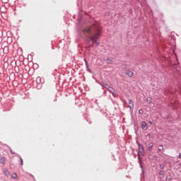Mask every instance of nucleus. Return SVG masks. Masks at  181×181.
I'll return each mask as SVG.
<instances>
[{
	"label": "nucleus",
	"instance_id": "25",
	"mask_svg": "<svg viewBox=\"0 0 181 181\" xmlns=\"http://www.w3.org/2000/svg\"><path fill=\"white\" fill-rule=\"evenodd\" d=\"M9 49V47H4V52H5V50H8Z\"/></svg>",
	"mask_w": 181,
	"mask_h": 181
},
{
	"label": "nucleus",
	"instance_id": "9",
	"mask_svg": "<svg viewBox=\"0 0 181 181\" xmlns=\"http://www.w3.org/2000/svg\"><path fill=\"white\" fill-rule=\"evenodd\" d=\"M146 102L148 103V104H151V103H152V98L151 97H148L146 98Z\"/></svg>",
	"mask_w": 181,
	"mask_h": 181
},
{
	"label": "nucleus",
	"instance_id": "12",
	"mask_svg": "<svg viewBox=\"0 0 181 181\" xmlns=\"http://www.w3.org/2000/svg\"><path fill=\"white\" fill-rule=\"evenodd\" d=\"M36 83H37V84H40V83H41L40 77H37Z\"/></svg>",
	"mask_w": 181,
	"mask_h": 181
},
{
	"label": "nucleus",
	"instance_id": "11",
	"mask_svg": "<svg viewBox=\"0 0 181 181\" xmlns=\"http://www.w3.org/2000/svg\"><path fill=\"white\" fill-rule=\"evenodd\" d=\"M84 62L86 69H88V71H90V70H88V62H87V59H84Z\"/></svg>",
	"mask_w": 181,
	"mask_h": 181
},
{
	"label": "nucleus",
	"instance_id": "14",
	"mask_svg": "<svg viewBox=\"0 0 181 181\" xmlns=\"http://www.w3.org/2000/svg\"><path fill=\"white\" fill-rule=\"evenodd\" d=\"M103 88H106L107 90H109V88H110L111 86H110L108 84L106 83Z\"/></svg>",
	"mask_w": 181,
	"mask_h": 181
},
{
	"label": "nucleus",
	"instance_id": "13",
	"mask_svg": "<svg viewBox=\"0 0 181 181\" xmlns=\"http://www.w3.org/2000/svg\"><path fill=\"white\" fill-rule=\"evenodd\" d=\"M9 151H10L11 155H16V153H15L13 151H12V148L11 147H9Z\"/></svg>",
	"mask_w": 181,
	"mask_h": 181
},
{
	"label": "nucleus",
	"instance_id": "15",
	"mask_svg": "<svg viewBox=\"0 0 181 181\" xmlns=\"http://www.w3.org/2000/svg\"><path fill=\"white\" fill-rule=\"evenodd\" d=\"M165 180H172V175L167 176V177H165Z\"/></svg>",
	"mask_w": 181,
	"mask_h": 181
},
{
	"label": "nucleus",
	"instance_id": "6",
	"mask_svg": "<svg viewBox=\"0 0 181 181\" xmlns=\"http://www.w3.org/2000/svg\"><path fill=\"white\" fill-rule=\"evenodd\" d=\"M129 104L130 105H129V107L130 108V111H132V108H134V101H132V100H129Z\"/></svg>",
	"mask_w": 181,
	"mask_h": 181
},
{
	"label": "nucleus",
	"instance_id": "24",
	"mask_svg": "<svg viewBox=\"0 0 181 181\" xmlns=\"http://www.w3.org/2000/svg\"><path fill=\"white\" fill-rule=\"evenodd\" d=\"M108 91H110V93H112L114 90V88H112V87H110L109 89H107Z\"/></svg>",
	"mask_w": 181,
	"mask_h": 181
},
{
	"label": "nucleus",
	"instance_id": "5",
	"mask_svg": "<svg viewBox=\"0 0 181 181\" xmlns=\"http://www.w3.org/2000/svg\"><path fill=\"white\" fill-rule=\"evenodd\" d=\"M125 74L126 76H128V77H132V76H134V72L130 70H127Z\"/></svg>",
	"mask_w": 181,
	"mask_h": 181
},
{
	"label": "nucleus",
	"instance_id": "32",
	"mask_svg": "<svg viewBox=\"0 0 181 181\" xmlns=\"http://www.w3.org/2000/svg\"><path fill=\"white\" fill-rule=\"evenodd\" d=\"M132 151H133V152H134V151H135V148H132Z\"/></svg>",
	"mask_w": 181,
	"mask_h": 181
},
{
	"label": "nucleus",
	"instance_id": "4",
	"mask_svg": "<svg viewBox=\"0 0 181 181\" xmlns=\"http://www.w3.org/2000/svg\"><path fill=\"white\" fill-rule=\"evenodd\" d=\"M141 129H143L144 131H146V129H148V124H146V122H141Z\"/></svg>",
	"mask_w": 181,
	"mask_h": 181
},
{
	"label": "nucleus",
	"instance_id": "22",
	"mask_svg": "<svg viewBox=\"0 0 181 181\" xmlns=\"http://www.w3.org/2000/svg\"><path fill=\"white\" fill-rule=\"evenodd\" d=\"M111 94H112V95H113L114 97H115V95H117V93L115 92V90H113V91L111 93Z\"/></svg>",
	"mask_w": 181,
	"mask_h": 181
},
{
	"label": "nucleus",
	"instance_id": "7",
	"mask_svg": "<svg viewBox=\"0 0 181 181\" xmlns=\"http://www.w3.org/2000/svg\"><path fill=\"white\" fill-rule=\"evenodd\" d=\"M0 163H2V165H5V163H6V160L5 157H1V158L0 159Z\"/></svg>",
	"mask_w": 181,
	"mask_h": 181
},
{
	"label": "nucleus",
	"instance_id": "28",
	"mask_svg": "<svg viewBox=\"0 0 181 181\" xmlns=\"http://www.w3.org/2000/svg\"><path fill=\"white\" fill-rule=\"evenodd\" d=\"M178 158H179L180 159H181V153H179Z\"/></svg>",
	"mask_w": 181,
	"mask_h": 181
},
{
	"label": "nucleus",
	"instance_id": "10",
	"mask_svg": "<svg viewBox=\"0 0 181 181\" xmlns=\"http://www.w3.org/2000/svg\"><path fill=\"white\" fill-rule=\"evenodd\" d=\"M106 62L107 63V64H112V60H111L110 59H107Z\"/></svg>",
	"mask_w": 181,
	"mask_h": 181
},
{
	"label": "nucleus",
	"instance_id": "2",
	"mask_svg": "<svg viewBox=\"0 0 181 181\" xmlns=\"http://www.w3.org/2000/svg\"><path fill=\"white\" fill-rule=\"evenodd\" d=\"M136 144H137L138 148H139V152H138L137 156H138L140 168L142 170V173L144 174L145 168H144V164H143L144 163L142 162V158H141V153L142 156H145V148L144 147V145H142L141 144L138 142V141H136Z\"/></svg>",
	"mask_w": 181,
	"mask_h": 181
},
{
	"label": "nucleus",
	"instance_id": "1",
	"mask_svg": "<svg viewBox=\"0 0 181 181\" xmlns=\"http://www.w3.org/2000/svg\"><path fill=\"white\" fill-rule=\"evenodd\" d=\"M83 35L89 39V42H92L93 45H96V47L99 46L98 37L101 36V27L100 24L95 20L90 21V25L85 28L82 30Z\"/></svg>",
	"mask_w": 181,
	"mask_h": 181
},
{
	"label": "nucleus",
	"instance_id": "18",
	"mask_svg": "<svg viewBox=\"0 0 181 181\" xmlns=\"http://www.w3.org/2000/svg\"><path fill=\"white\" fill-rule=\"evenodd\" d=\"M99 84H100V86H102V87L104 88L106 83H104V82H101V81H100V82H99Z\"/></svg>",
	"mask_w": 181,
	"mask_h": 181
},
{
	"label": "nucleus",
	"instance_id": "30",
	"mask_svg": "<svg viewBox=\"0 0 181 181\" xmlns=\"http://www.w3.org/2000/svg\"><path fill=\"white\" fill-rule=\"evenodd\" d=\"M88 47H94L93 45H90Z\"/></svg>",
	"mask_w": 181,
	"mask_h": 181
},
{
	"label": "nucleus",
	"instance_id": "31",
	"mask_svg": "<svg viewBox=\"0 0 181 181\" xmlns=\"http://www.w3.org/2000/svg\"><path fill=\"white\" fill-rule=\"evenodd\" d=\"M124 69H127V64H124Z\"/></svg>",
	"mask_w": 181,
	"mask_h": 181
},
{
	"label": "nucleus",
	"instance_id": "27",
	"mask_svg": "<svg viewBox=\"0 0 181 181\" xmlns=\"http://www.w3.org/2000/svg\"><path fill=\"white\" fill-rule=\"evenodd\" d=\"M148 124H149L150 125H152V121L148 120Z\"/></svg>",
	"mask_w": 181,
	"mask_h": 181
},
{
	"label": "nucleus",
	"instance_id": "19",
	"mask_svg": "<svg viewBox=\"0 0 181 181\" xmlns=\"http://www.w3.org/2000/svg\"><path fill=\"white\" fill-rule=\"evenodd\" d=\"M20 162H21V166H23V159H22V157H20Z\"/></svg>",
	"mask_w": 181,
	"mask_h": 181
},
{
	"label": "nucleus",
	"instance_id": "16",
	"mask_svg": "<svg viewBox=\"0 0 181 181\" xmlns=\"http://www.w3.org/2000/svg\"><path fill=\"white\" fill-rule=\"evenodd\" d=\"M158 151H163V145H160L158 146Z\"/></svg>",
	"mask_w": 181,
	"mask_h": 181
},
{
	"label": "nucleus",
	"instance_id": "23",
	"mask_svg": "<svg viewBox=\"0 0 181 181\" xmlns=\"http://www.w3.org/2000/svg\"><path fill=\"white\" fill-rule=\"evenodd\" d=\"M139 114H140V115L144 114V110L140 109V110H139Z\"/></svg>",
	"mask_w": 181,
	"mask_h": 181
},
{
	"label": "nucleus",
	"instance_id": "17",
	"mask_svg": "<svg viewBox=\"0 0 181 181\" xmlns=\"http://www.w3.org/2000/svg\"><path fill=\"white\" fill-rule=\"evenodd\" d=\"M13 175H14L12 177L13 179H17L18 178V174H16V173H14Z\"/></svg>",
	"mask_w": 181,
	"mask_h": 181
},
{
	"label": "nucleus",
	"instance_id": "21",
	"mask_svg": "<svg viewBox=\"0 0 181 181\" xmlns=\"http://www.w3.org/2000/svg\"><path fill=\"white\" fill-rule=\"evenodd\" d=\"M158 175L160 176H163V170H160L159 173H158Z\"/></svg>",
	"mask_w": 181,
	"mask_h": 181
},
{
	"label": "nucleus",
	"instance_id": "33",
	"mask_svg": "<svg viewBox=\"0 0 181 181\" xmlns=\"http://www.w3.org/2000/svg\"><path fill=\"white\" fill-rule=\"evenodd\" d=\"M154 159H156V156H154Z\"/></svg>",
	"mask_w": 181,
	"mask_h": 181
},
{
	"label": "nucleus",
	"instance_id": "20",
	"mask_svg": "<svg viewBox=\"0 0 181 181\" xmlns=\"http://www.w3.org/2000/svg\"><path fill=\"white\" fill-rule=\"evenodd\" d=\"M4 175L6 176H8L9 175V171H8V170H6V171H4Z\"/></svg>",
	"mask_w": 181,
	"mask_h": 181
},
{
	"label": "nucleus",
	"instance_id": "26",
	"mask_svg": "<svg viewBox=\"0 0 181 181\" xmlns=\"http://www.w3.org/2000/svg\"><path fill=\"white\" fill-rule=\"evenodd\" d=\"M163 168H165V166L163 165H160V169H163Z\"/></svg>",
	"mask_w": 181,
	"mask_h": 181
},
{
	"label": "nucleus",
	"instance_id": "3",
	"mask_svg": "<svg viewBox=\"0 0 181 181\" xmlns=\"http://www.w3.org/2000/svg\"><path fill=\"white\" fill-rule=\"evenodd\" d=\"M48 101L50 104H54V103H56V101H57V95H54L52 96H49Z\"/></svg>",
	"mask_w": 181,
	"mask_h": 181
},
{
	"label": "nucleus",
	"instance_id": "29",
	"mask_svg": "<svg viewBox=\"0 0 181 181\" xmlns=\"http://www.w3.org/2000/svg\"><path fill=\"white\" fill-rule=\"evenodd\" d=\"M147 136H148V138H151V134H148Z\"/></svg>",
	"mask_w": 181,
	"mask_h": 181
},
{
	"label": "nucleus",
	"instance_id": "8",
	"mask_svg": "<svg viewBox=\"0 0 181 181\" xmlns=\"http://www.w3.org/2000/svg\"><path fill=\"white\" fill-rule=\"evenodd\" d=\"M152 148H153V142H151V143L148 144V151H152Z\"/></svg>",
	"mask_w": 181,
	"mask_h": 181
}]
</instances>
